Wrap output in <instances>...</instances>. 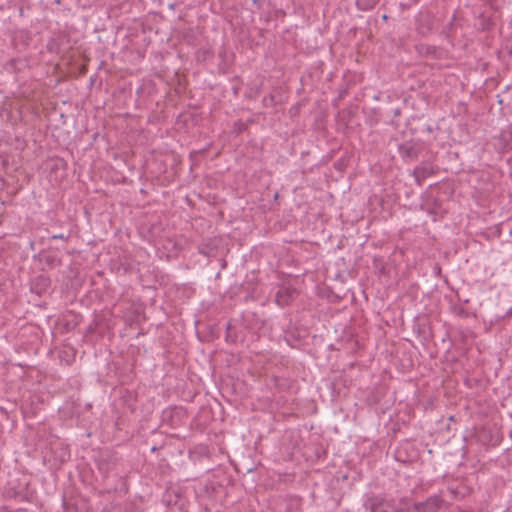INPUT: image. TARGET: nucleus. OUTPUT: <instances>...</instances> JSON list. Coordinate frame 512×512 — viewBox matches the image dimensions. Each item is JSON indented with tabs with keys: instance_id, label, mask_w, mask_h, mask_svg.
Segmentation results:
<instances>
[{
	"instance_id": "obj_8",
	"label": "nucleus",
	"mask_w": 512,
	"mask_h": 512,
	"mask_svg": "<svg viewBox=\"0 0 512 512\" xmlns=\"http://www.w3.org/2000/svg\"><path fill=\"white\" fill-rule=\"evenodd\" d=\"M186 416V410L182 407H172L163 411V420L169 421L172 427L178 426Z\"/></svg>"
},
{
	"instance_id": "obj_10",
	"label": "nucleus",
	"mask_w": 512,
	"mask_h": 512,
	"mask_svg": "<svg viewBox=\"0 0 512 512\" xmlns=\"http://www.w3.org/2000/svg\"><path fill=\"white\" fill-rule=\"evenodd\" d=\"M27 67V60L22 58H13L6 62L3 66L7 73L14 74L21 72Z\"/></svg>"
},
{
	"instance_id": "obj_11",
	"label": "nucleus",
	"mask_w": 512,
	"mask_h": 512,
	"mask_svg": "<svg viewBox=\"0 0 512 512\" xmlns=\"http://www.w3.org/2000/svg\"><path fill=\"white\" fill-rule=\"evenodd\" d=\"M475 25L479 30L485 31L491 29L494 25V22L490 15H487L485 12H482L479 14Z\"/></svg>"
},
{
	"instance_id": "obj_13",
	"label": "nucleus",
	"mask_w": 512,
	"mask_h": 512,
	"mask_svg": "<svg viewBox=\"0 0 512 512\" xmlns=\"http://www.w3.org/2000/svg\"><path fill=\"white\" fill-rule=\"evenodd\" d=\"M43 259L45 264L51 268L61 264V259L56 255H45Z\"/></svg>"
},
{
	"instance_id": "obj_1",
	"label": "nucleus",
	"mask_w": 512,
	"mask_h": 512,
	"mask_svg": "<svg viewBox=\"0 0 512 512\" xmlns=\"http://www.w3.org/2000/svg\"><path fill=\"white\" fill-rule=\"evenodd\" d=\"M364 508L369 512H410L409 499L402 497L397 501L385 494H373L364 502Z\"/></svg>"
},
{
	"instance_id": "obj_15",
	"label": "nucleus",
	"mask_w": 512,
	"mask_h": 512,
	"mask_svg": "<svg viewBox=\"0 0 512 512\" xmlns=\"http://www.w3.org/2000/svg\"><path fill=\"white\" fill-rule=\"evenodd\" d=\"M276 104H277V102H276L275 96L273 94H269L262 99L263 107H266V108L274 107Z\"/></svg>"
},
{
	"instance_id": "obj_9",
	"label": "nucleus",
	"mask_w": 512,
	"mask_h": 512,
	"mask_svg": "<svg viewBox=\"0 0 512 512\" xmlns=\"http://www.w3.org/2000/svg\"><path fill=\"white\" fill-rule=\"evenodd\" d=\"M434 173V167L430 163L423 162L414 168L412 175L415 179L416 184L421 186L423 181Z\"/></svg>"
},
{
	"instance_id": "obj_19",
	"label": "nucleus",
	"mask_w": 512,
	"mask_h": 512,
	"mask_svg": "<svg viewBox=\"0 0 512 512\" xmlns=\"http://www.w3.org/2000/svg\"><path fill=\"white\" fill-rule=\"evenodd\" d=\"M381 18H382L383 21H387L388 20V15L387 14H383Z\"/></svg>"
},
{
	"instance_id": "obj_21",
	"label": "nucleus",
	"mask_w": 512,
	"mask_h": 512,
	"mask_svg": "<svg viewBox=\"0 0 512 512\" xmlns=\"http://www.w3.org/2000/svg\"><path fill=\"white\" fill-rule=\"evenodd\" d=\"M258 0H253L254 3H257Z\"/></svg>"
},
{
	"instance_id": "obj_4",
	"label": "nucleus",
	"mask_w": 512,
	"mask_h": 512,
	"mask_svg": "<svg viewBox=\"0 0 512 512\" xmlns=\"http://www.w3.org/2000/svg\"><path fill=\"white\" fill-rule=\"evenodd\" d=\"M445 501L440 494L429 496L424 501L415 502L413 510L415 512H437L442 508Z\"/></svg>"
},
{
	"instance_id": "obj_7",
	"label": "nucleus",
	"mask_w": 512,
	"mask_h": 512,
	"mask_svg": "<svg viewBox=\"0 0 512 512\" xmlns=\"http://www.w3.org/2000/svg\"><path fill=\"white\" fill-rule=\"evenodd\" d=\"M51 280L49 276L40 274L34 277L30 282V291L38 296L44 294L50 287Z\"/></svg>"
},
{
	"instance_id": "obj_12",
	"label": "nucleus",
	"mask_w": 512,
	"mask_h": 512,
	"mask_svg": "<svg viewBox=\"0 0 512 512\" xmlns=\"http://www.w3.org/2000/svg\"><path fill=\"white\" fill-rule=\"evenodd\" d=\"M380 0H355L356 7L360 11L372 10Z\"/></svg>"
},
{
	"instance_id": "obj_2",
	"label": "nucleus",
	"mask_w": 512,
	"mask_h": 512,
	"mask_svg": "<svg viewBox=\"0 0 512 512\" xmlns=\"http://www.w3.org/2000/svg\"><path fill=\"white\" fill-rule=\"evenodd\" d=\"M397 150L401 159L405 163H410L419 157L422 151V145L418 141L411 139L400 143Z\"/></svg>"
},
{
	"instance_id": "obj_16",
	"label": "nucleus",
	"mask_w": 512,
	"mask_h": 512,
	"mask_svg": "<svg viewBox=\"0 0 512 512\" xmlns=\"http://www.w3.org/2000/svg\"><path fill=\"white\" fill-rule=\"evenodd\" d=\"M70 238V234H64V233H60V234H53L51 236V239L52 240H56V239H59V240H64V241H67L68 239Z\"/></svg>"
},
{
	"instance_id": "obj_18",
	"label": "nucleus",
	"mask_w": 512,
	"mask_h": 512,
	"mask_svg": "<svg viewBox=\"0 0 512 512\" xmlns=\"http://www.w3.org/2000/svg\"><path fill=\"white\" fill-rule=\"evenodd\" d=\"M510 317H512V306L506 311V313L501 317V319Z\"/></svg>"
},
{
	"instance_id": "obj_3",
	"label": "nucleus",
	"mask_w": 512,
	"mask_h": 512,
	"mask_svg": "<svg viewBox=\"0 0 512 512\" xmlns=\"http://www.w3.org/2000/svg\"><path fill=\"white\" fill-rule=\"evenodd\" d=\"M436 22L437 19L433 13L429 11L420 12L416 16V32L420 36L426 37L433 32Z\"/></svg>"
},
{
	"instance_id": "obj_6",
	"label": "nucleus",
	"mask_w": 512,
	"mask_h": 512,
	"mask_svg": "<svg viewBox=\"0 0 512 512\" xmlns=\"http://www.w3.org/2000/svg\"><path fill=\"white\" fill-rule=\"evenodd\" d=\"M298 292L295 288L290 286H281L275 294V303L279 307L288 306L297 296Z\"/></svg>"
},
{
	"instance_id": "obj_14",
	"label": "nucleus",
	"mask_w": 512,
	"mask_h": 512,
	"mask_svg": "<svg viewBox=\"0 0 512 512\" xmlns=\"http://www.w3.org/2000/svg\"><path fill=\"white\" fill-rule=\"evenodd\" d=\"M452 311L455 315L461 318H468L471 315L464 307L458 305H454L452 307Z\"/></svg>"
},
{
	"instance_id": "obj_5",
	"label": "nucleus",
	"mask_w": 512,
	"mask_h": 512,
	"mask_svg": "<svg viewBox=\"0 0 512 512\" xmlns=\"http://www.w3.org/2000/svg\"><path fill=\"white\" fill-rule=\"evenodd\" d=\"M162 502L167 507L177 508L181 512L184 511L185 500L179 488H168L162 496Z\"/></svg>"
},
{
	"instance_id": "obj_17",
	"label": "nucleus",
	"mask_w": 512,
	"mask_h": 512,
	"mask_svg": "<svg viewBox=\"0 0 512 512\" xmlns=\"http://www.w3.org/2000/svg\"><path fill=\"white\" fill-rule=\"evenodd\" d=\"M418 0H413L412 3H400V7L402 10L409 9L413 4H416Z\"/></svg>"
},
{
	"instance_id": "obj_20",
	"label": "nucleus",
	"mask_w": 512,
	"mask_h": 512,
	"mask_svg": "<svg viewBox=\"0 0 512 512\" xmlns=\"http://www.w3.org/2000/svg\"><path fill=\"white\" fill-rule=\"evenodd\" d=\"M426 130H427L428 132H432V131H433V128H432V126L428 125V126H427V128H426Z\"/></svg>"
}]
</instances>
